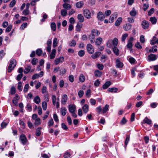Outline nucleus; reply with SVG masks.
<instances>
[{
	"label": "nucleus",
	"mask_w": 158,
	"mask_h": 158,
	"mask_svg": "<svg viewBox=\"0 0 158 158\" xmlns=\"http://www.w3.org/2000/svg\"><path fill=\"white\" fill-rule=\"evenodd\" d=\"M17 64L16 61L15 59L11 60L7 69L8 72L10 73L15 68Z\"/></svg>",
	"instance_id": "1"
},
{
	"label": "nucleus",
	"mask_w": 158,
	"mask_h": 158,
	"mask_svg": "<svg viewBox=\"0 0 158 158\" xmlns=\"http://www.w3.org/2000/svg\"><path fill=\"white\" fill-rule=\"evenodd\" d=\"M83 14L86 18L90 19L91 17V14L90 10L88 9H85L83 11Z\"/></svg>",
	"instance_id": "2"
},
{
	"label": "nucleus",
	"mask_w": 158,
	"mask_h": 158,
	"mask_svg": "<svg viewBox=\"0 0 158 158\" xmlns=\"http://www.w3.org/2000/svg\"><path fill=\"white\" fill-rule=\"evenodd\" d=\"M19 140L21 141L23 145H24L28 142L27 138L24 134H21L19 137Z\"/></svg>",
	"instance_id": "3"
},
{
	"label": "nucleus",
	"mask_w": 158,
	"mask_h": 158,
	"mask_svg": "<svg viewBox=\"0 0 158 158\" xmlns=\"http://www.w3.org/2000/svg\"><path fill=\"white\" fill-rule=\"evenodd\" d=\"M157 55L153 54H151L148 56V60L149 61H154L157 59Z\"/></svg>",
	"instance_id": "4"
},
{
	"label": "nucleus",
	"mask_w": 158,
	"mask_h": 158,
	"mask_svg": "<svg viewBox=\"0 0 158 158\" xmlns=\"http://www.w3.org/2000/svg\"><path fill=\"white\" fill-rule=\"evenodd\" d=\"M87 50L89 54H93L94 52V49L92 46L90 44H88L87 45Z\"/></svg>",
	"instance_id": "5"
},
{
	"label": "nucleus",
	"mask_w": 158,
	"mask_h": 158,
	"mask_svg": "<svg viewBox=\"0 0 158 158\" xmlns=\"http://www.w3.org/2000/svg\"><path fill=\"white\" fill-rule=\"evenodd\" d=\"M97 18L99 20L102 21L105 18L104 15L102 12L99 11L97 13Z\"/></svg>",
	"instance_id": "6"
},
{
	"label": "nucleus",
	"mask_w": 158,
	"mask_h": 158,
	"mask_svg": "<svg viewBox=\"0 0 158 158\" xmlns=\"http://www.w3.org/2000/svg\"><path fill=\"white\" fill-rule=\"evenodd\" d=\"M141 25L142 28L144 29H148L149 26V23L146 20H143L142 21Z\"/></svg>",
	"instance_id": "7"
},
{
	"label": "nucleus",
	"mask_w": 158,
	"mask_h": 158,
	"mask_svg": "<svg viewBox=\"0 0 158 158\" xmlns=\"http://www.w3.org/2000/svg\"><path fill=\"white\" fill-rule=\"evenodd\" d=\"M115 65L117 68H121L123 67V64L119 59H117L115 62Z\"/></svg>",
	"instance_id": "8"
},
{
	"label": "nucleus",
	"mask_w": 158,
	"mask_h": 158,
	"mask_svg": "<svg viewBox=\"0 0 158 158\" xmlns=\"http://www.w3.org/2000/svg\"><path fill=\"white\" fill-rule=\"evenodd\" d=\"M118 14L117 12H115L112 14L110 17L109 21L110 23H112L114 19L116 18L117 17Z\"/></svg>",
	"instance_id": "9"
},
{
	"label": "nucleus",
	"mask_w": 158,
	"mask_h": 158,
	"mask_svg": "<svg viewBox=\"0 0 158 158\" xmlns=\"http://www.w3.org/2000/svg\"><path fill=\"white\" fill-rule=\"evenodd\" d=\"M64 60V58L63 57H60L58 58H56L54 60V63L56 65H58L60 63L63 62Z\"/></svg>",
	"instance_id": "10"
},
{
	"label": "nucleus",
	"mask_w": 158,
	"mask_h": 158,
	"mask_svg": "<svg viewBox=\"0 0 158 158\" xmlns=\"http://www.w3.org/2000/svg\"><path fill=\"white\" fill-rule=\"evenodd\" d=\"M133 40V37H131L129 40L128 41V43L127 45V47L128 48H130L132 47L133 45L132 42Z\"/></svg>",
	"instance_id": "11"
},
{
	"label": "nucleus",
	"mask_w": 158,
	"mask_h": 158,
	"mask_svg": "<svg viewBox=\"0 0 158 158\" xmlns=\"http://www.w3.org/2000/svg\"><path fill=\"white\" fill-rule=\"evenodd\" d=\"M19 99V95L17 94H15V97L12 100L13 103L15 106L17 105L18 101Z\"/></svg>",
	"instance_id": "12"
},
{
	"label": "nucleus",
	"mask_w": 158,
	"mask_h": 158,
	"mask_svg": "<svg viewBox=\"0 0 158 158\" xmlns=\"http://www.w3.org/2000/svg\"><path fill=\"white\" fill-rule=\"evenodd\" d=\"M131 25L130 23H126L123 26V28L125 31H128L131 29Z\"/></svg>",
	"instance_id": "13"
},
{
	"label": "nucleus",
	"mask_w": 158,
	"mask_h": 158,
	"mask_svg": "<svg viewBox=\"0 0 158 158\" xmlns=\"http://www.w3.org/2000/svg\"><path fill=\"white\" fill-rule=\"evenodd\" d=\"M91 34L94 35L95 37L98 36L100 34V32L97 30L94 29L91 30Z\"/></svg>",
	"instance_id": "14"
},
{
	"label": "nucleus",
	"mask_w": 158,
	"mask_h": 158,
	"mask_svg": "<svg viewBox=\"0 0 158 158\" xmlns=\"http://www.w3.org/2000/svg\"><path fill=\"white\" fill-rule=\"evenodd\" d=\"M95 37L94 36V35L90 34L88 36V39L90 40V43L91 44L94 43L95 41Z\"/></svg>",
	"instance_id": "15"
},
{
	"label": "nucleus",
	"mask_w": 158,
	"mask_h": 158,
	"mask_svg": "<svg viewBox=\"0 0 158 158\" xmlns=\"http://www.w3.org/2000/svg\"><path fill=\"white\" fill-rule=\"evenodd\" d=\"M156 44H158V39L155 36H154L151 41L150 44L151 45H154Z\"/></svg>",
	"instance_id": "16"
},
{
	"label": "nucleus",
	"mask_w": 158,
	"mask_h": 158,
	"mask_svg": "<svg viewBox=\"0 0 158 158\" xmlns=\"http://www.w3.org/2000/svg\"><path fill=\"white\" fill-rule=\"evenodd\" d=\"M111 82L110 81H106L102 86L103 89H107L111 84Z\"/></svg>",
	"instance_id": "17"
},
{
	"label": "nucleus",
	"mask_w": 158,
	"mask_h": 158,
	"mask_svg": "<svg viewBox=\"0 0 158 158\" xmlns=\"http://www.w3.org/2000/svg\"><path fill=\"white\" fill-rule=\"evenodd\" d=\"M77 19L80 22L83 23L84 20V18L81 14H79L77 15Z\"/></svg>",
	"instance_id": "18"
},
{
	"label": "nucleus",
	"mask_w": 158,
	"mask_h": 158,
	"mask_svg": "<svg viewBox=\"0 0 158 158\" xmlns=\"http://www.w3.org/2000/svg\"><path fill=\"white\" fill-rule=\"evenodd\" d=\"M67 100V96L66 94L63 95L61 100V103L62 104H64L66 103Z\"/></svg>",
	"instance_id": "19"
},
{
	"label": "nucleus",
	"mask_w": 158,
	"mask_h": 158,
	"mask_svg": "<svg viewBox=\"0 0 158 158\" xmlns=\"http://www.w3.org/2000/svg\"><path fill=\"white\" fill-rule=\"evenodd\" d=\"M122 21V17H119L115 23V25L116 26H118L121 23Z\"/></svg>",
	"instance_id": "20"
},
{
	"label": "nucleus",
	"mask_w": 158,
	"mask_h": 158,
	"mask_svg": "<svg viewBox=\"0 0 158 158\" xmlns=\"http://www.w3.org/2000/svg\"><path fill=\"white\" fill-rule=\"evenodd\" d=\"M82 24L78 23L76 27V31L80 32L81 31V29L82 27Z\"/></svg>",
	"instance_id": "21"
},
{
	"label": "nucleus",
	"mask_w": 158,
	"mask_h": 158,
	"mask_svg": "<svg viewBox=\"0 0 158 158\" xmlns=\"http://www.w3.org/2000/svg\"><path fill=\"white\" fill-rule=\"evenodd\" d=\"M84 5V2L83 1H80L77 2L76 4V7L78 8H81Z\"/></svg>",
	"instance_id": "22"
},
{
	"label": "nucleus",
	"mask_w": 158,
	"mask_h": 158,
	"mask_svg": "<svg viewBox=\"0 0 158 158\" xmlns=\"http://www.w3.org/2000/svg\"><path fill=\"white\" fill-rule=\"evenodd\" d=\"M56 51V50L55 49H52L50 56L51 59H53L55 57Z\"/></svg>",
	"instance_id": "23"
},
{
	"label": "nucleus",
	"mask_w": 158,
	"mask_h": 158,
	"mask_svg": "<svg viewBox=\"0 0 158 158\" xmlns=\"http://www.w3.org/2000/svg\"><path fill=\"white\" fill-rule=\"evenodd\" d=\"M76 109V106L74 105H70V113L75 112Z\"/></svg>",
	"instance_id": "24"
},
{
	"label": "nucleus",
	"mask_w": 158,
	"mask_h": 158,
	"mask_svg": "<svg viewBox=\"0 0 158 158\" xmlns=\"http://www.w3.org/2000/svg\"><path fill=\"white\" fill-rule=\"evenodd\" d=\"M84 112L86 113L89 110V106L87 104H85L82 108Z\"/></svg>",
	"instance_id": "25"
},
{
	"label": "nucleus",
	"mask_w": 158,
	"mask_h": 158,
	"mask_svg": "<svg viewBox=\"0 0 158 158\" xmlns=\"http://www.w3.org/2000/svg\"><path fill=\"white\" fill-rule=\"evenodd\" d=\"M113 51L114 53L116 55L118 56L119 54V51L117 47H113Z\"/></svg>",
	"instance_id": "26"
},
{
	"label": "nucleus",
	"mask_w": 158,
	"mask_h": 158,
	"mask_svg": "<svg viewBox=\"0 0 158 158\" xmlns=\"http://www.w3.org/2000/svg\"><path fill=\"white\" fill-rule=\"evenodd\" d=\"M101 54V52H96L95 53L93 54L91 57L93 59H95L98 57Z\"/></svg>",
	"instance_id": "27"
},
{
	"label": "nucleus",
	"mask_w": 158,
	"mask_h": 158,
	"mask_svg": "<svg viewBox=\"0 0 158 158\" xmlns=\"http://www.w3.org/2000/svg\"><path fill=\"white\" fill-rule=\"evenodd\" d=\"M107 90L109 92L115 93L118 90V89L116 88L112 87L108 88Z\"/></svg>",
	"instance_id": "28"
},
{
	"label": "nucleus",
	"mask_w": 158,
	"mask_h": 158,
	"mask_svg": "<svg viewBox=\"0 0 158 158\" xmlns=\"http://www.w3.org/2000/svg\"><path fill=\"white\" fill-rule=\"evenodd\" d=\"M102 41V39L101 37H98L96 40L95 44L97 45H100Z\"/></svg>",
	"instance_id": "29"
},
{
	"label": "nucleus",
	"mask_w": 158,
	"mask_h": 158,
	"mask_svg": "<svg viewBox=\"0 0 158 158\" xmlns=\"http://www.w3.org/2000/svg\"><path fill=\"white\" fill-rule=\"evenodd\" d=\"M118 42V40L117 38H115L112 40V44L113 47H117Z\"/></svg>",
	"instance_id": "30"
},
{
	"label": "nucleus",
	"mask_w": 158,
	"mask_h": 158,
	"mask_svg": "<svg viewBox=\"0 0 158 158\" xmlns=\"http://www.w3.org/2000/svg\"><path fill=\"white\" fill-rule=\"evenodd\" d=\"M94 74L95 76L97 77H99L102 75V73L98 70H97L94 72Z\"/></svg>",
	"instance_id": "31"
},
{
	"label": "nucleus",
	"mask_w": 158,
	"mask_h": 158,
	"mask_svg": "<svg viewBox=\"0 0 158 158\" xmlns=\"http://www.w3.org/2000/svg\"><path fill=\"white\" fill-rule=\"evenodd\" d=\"M109 106L106 104L105 106L103 107L102 110V112L103 114L106 113L109 110Z\"/></svg>",
	"instance_id": "32"
},
{
	"label": "nucleus",
	"mask_w": 158,
	"mask_h": 158,
	"mask_svg": "<svg viewBox=\"0 0 158 158\" xmlns=\"http://www.w3.org/2000/svg\"><path fill=\"white\" fill-rule=\"evenodd\" d=\"M150 21L152 24H155L157 22V19L155 17H151L150 19Z\"/></svg>",
	"instance_id": "33"
},
{
	"label": "nucleus",
	"mask_w": 158,
	"mask_h": 158,
	"mask_svg": "<svg viewBox=\"0 0 158 158\" xmlns=\"http://www.w3.org/2000/svg\"><path fill=\"white\" fill-rule=\"evenodd\" d=\"M156 46H154L153 47H152V49H150L149 50V52L150 53H154L155 52H156L157 51V49L156 48Z\"/></svg>",
	"instance_id": "34"
},
{
	"label": "nucleus",
	"mask_w": 158,
	"mask_h": 158,
	"mask_svg": "<svg viewBox=\"0 0 158 158\" xmlns=\"http://www.w3.org/2000/svg\"><path fill=\"white\" fill-rule=\"evenodd\" d=\"M41 129V127H39L37 128L36 131L35 135L37 136H39L40 135L41 132L40 130Z\"/></svg>",
	"instance_id": "35"
},
{
	"label": "nucleus",
	"mask_w": 158,
	"mask_h": 158,
	"mask_svg": "<svg viewBox=\"0 0 158 158\" xmlns=\"http://www.w3.org/2000/svg\"><path fill=\"white\" fill-rule=\"evenodd\" d=\"M51 29L54 31H56V26L54 22L52 23L51 24Z\"/></svg>",
	"instance_id": "36"
},
{
	"label": "nucleus",
	"mask_w": 158,
	"mask_h": 158,
	"mask_svg": "<svg viewBox=\"0 0 158 158\" xmlns=\"http://www.w3.org/2000/svg\"><path fill=\"white\" fill-rule=\"evenodd\" d=\"M34 102L37 104H39L40 102V99L39 97L38 96L35 97L34 99Z\"/></svg>",
	"instance_id": "37"
},
{
	"label": "nucleus",
	"mask_w": 158,
	"mask_h": 158,
	"mask_svg": "<svg viewBox=\"0 0 158 158\" xmlns=\"http://www.w3.org/2000/svg\"><path fill=\"white\" fill-rule=\"evenodd\" d=\"M31 69V67L30 66H27V67L25 68V69L24 71V73L25 74L28 73L30 71Z\"/></svg>",
	"instance_id": "38"
},
{
	"label": "nucleus",
	"mask_w": 158,
	"mask_h": 158,
	"mask_svg": "<svg viewBox=\"0 0 158 158\" xmlns=\"http://www.w3.org/2000/svg\"><path fill=\"white\" fill-rule=\"evenodd\" d=\"M79 81L81 82H84L85 81V77L83 74H81L79 77Z\"/></svg>",
	"instance_id": "39"
},
{
	"label": "nucleus",
	"mask_w": 158,
	"mask_h": 158,
	"mask_svg": "<svg viewBox=\"0 0 158 158\" xmlns=\"http://www.w3.org/2000/svg\"><path fill=\"white\" fill-rule=\"evenodd\" d=\"M144 121L145 123L148 124L150 125L152 123V121L148 119L147 117H146L144 119Z\"/></svg>",
	"instance_id": "40"
},
{
	"label": "nucleus",
	"mask_w": 158,
	"mask_h": 158,
	"mask_svg": "<svg viewBox=\"0 0 158 158\" xmlns=\"http://www.w3.org/2000/svg\"><path fill=\"white\" fill-rule=\"evenodd\" d=\"M40 123V119L39 118H37L35 119L34 124L36 126H38Z\"/></svg>",
	"instance_id": "41"
},
{
	"label": "nucleus",
	"mask_w": 158,
	"mask_h": 158,
	"mask_svg": "<svg viewBox=\"0 0 158 158\" xmlns=\"http://www.w3.org/2000/svg\"><path fill=\"white\" fill-rule=\"evenodd\" d=\"M57 44V40L56 38H55L53 40V48L56 47Z\"/></svg>",
	"instance_id": "42"
},
{
	"label": "nucleus",
	"mask_w": 158,
	"mask_h": 158,
	"mask_svg": "<svg viewBox=\"0 0 158 158\" xmlns=\"http://www.w3.org/2000/svg\"><path fill=\"white\" fill-rule=\"evenodd\" d=\"M78 55L80 57H82L85 55V51L84 50H81L78 52Z\"/></svg>",
	"instance_id": "43"
},
{
	"label": "nucleus",
	"mask_w": 158,
	"mask_h": 158,
	"mask_svg": "<svg viewBox=\"0 0 158 158\" xmlns=\"http://www.w3.org/2000/svg\"><path fill=\"white\" fill-rule=\"evenodd\" d=\"M27 23H25L22 24L20 27V29L21 30H24L25 28H26L27 26Z\"/></svg>",
	"instance_id": "44"
},
{
	"label": "nucleus",
	"mask_w": 158,
	"mask_h": 158,
	"mask_svg": "<svg viewBox=\"0 0 158 158\" xmlns=\"http://www.w3.org/2000/svg\"><path fill=\"white\" fill-rule=\"evenodd\" d=\"M42 106L43 109L45 110H46L47 108V103L46 102H44L42 103Z\"/></svg>",
	"instance_id": "45"
},
{
	"label": "nucleus",
	"mask_w": 158,
	"mask_h": 158,
	"mask_svg": "<svg viewBox=\"0 0 158 158\" xmlns=\"http://www.w3.org/2000/svg\"><path fill=\"white\" fill-rule=\"evenodd\" d=\"M130 15L132 16H135L136 15V12L135 10H132L130 12Z\"/></svg>",
	"instance_id": "46"
},
{
	"label": "nucleus",
	"mask_w": 158,
	"mask_h": 158,
	"mask_svg": "<svg viewBox=\"0 0 158 158\" xmlns=\"http://www.w3.org/2000/svg\"><path fill=\"white\" fill-rule=\"evenodd\" d=\"M128 35L127 33H125L123 34L121 40L122 42H124L125 39L128 36Z\"/></svg>",
	"instance_id": "47"
},
{
	"label": "nucleus",
	"mask_w": 158,
	"mask_h": 158,
	"mask_svg": "<svg viewBox=\"0 0 158 158\" xmlns=\"http://www.w3.org/2000/svg\"><path fill=\"white\" fill-rule=\"evenodd\" d=\"M48 126L49 127H51L54 124V122L52 118L49 120L48 122Z\"/></svg>",
	"instance_id": "48"
},
{
	"label": "nucleus",
	"mask_w": 158,
	"mask_h": 158,
	"mask_svg": "<svg viewBox=\"0 0 158 158\" xmlns=\"http://www.w3.org/2000/svg\"><path fill=\"white\" fill-rule=\"evenodd\" d=\"M16 1L15 0H12L10 2L9 5V7L10 8L13 7L15 5L16 3Z\"/></svg>",
	"instance_id": "49"
},
{
	"label": "nucleus",
	"mask_w": 158,
	"mask_h": 158,
	"mask_svg": "<svg viewBox=\"0 0 158 158\" xmlns=\"http://www.w3.org/2000/svg\"><path fill=\"white\" fill-rule=\"evenodd\" d=\"M12 27V25H9L6 29V32L7 33L11 31Z\"/></svg>",
	"instance_id": "50"
},
{
	"label": "nucleus",
	"mask_w": 158,
	"mask_h": 158,
	"mask_svg": "<svg viewBox=\"0 0 158 158\" xmlns=\"http://www.w3.org/2000/svg\"><path fill=\"white\" fill-rule=\"evenodd\" d=\"M29 86L28 84H26L24 88L23 91L24 93H26L28 91Z\"/></svg>",
	"instance_id": "51"
},
{
	"label": "nucleus",
	"mask_w": 158,
	"mask_h": 158,
	"mask_svg": "<svg viewBox=\"0 0 158 158\" xmlns=\"http://www.w3.org/2000/svg\"><path fill=\"white\" fill-rule=\"evenodd\" d=\"M67 14V10H62L61 11V14L62 16H64L66 15Z\"/></svg>",
	"instance_id": "52"
},
{
	"label": "nucleus",
	"mask_w": 158,
	"mask_h": 158,
	"mask_svg": "<svg viewBox=\"0 0 158 158\" xmlns=\"http://www.w3.org/2000/svg\"><path fill=\"white\" fill-rule=\"evenodd\" d=\"M6 53L3 50L0 51V60H1L4 56Z\"/></svg>",
	"instance_id": "53"
},
{
	"label": "nucleus",
	"mask_w": 158,
	"mask_h": 158,
	"mask_svg": "<svg viewBox=\"0 0 158 158\" xmlns=\"http://www.w3.org/2000/svg\"><path fill=\"white\" fill-rule=\"evenodd\" d=\"M129 140L130 136L128 135H127L125 141V144L126 146H127L128 143L129 142Z\"/></svg>",
	"instance_id": "54"
},
{
	"label": "nucleus",
	"mask_w": 158,
	"mask_h": 158,
	"mask_svg": "<svg viewBox=\"0 0 158 158\" xmlns=\"http://www.w3.org/2000/svg\"><path fill=\"white\" fill-rule=\"evenodd\" d=\"M84 92L82 90H80L78 92V95L80 98H81L84 94Z\"/></svg>",
	"instance_id": "55"
},
{
	"label": "nucleus",
	"mask_w": 158,
	"mask_h": 158,
	"mask_svg": "<svg viewBox=\"0 0 158 158\" xmlns=\"http://www.w3.org/2000/svg\"><path fill=\"white\" fill-rule=\"evenodd\" d=\"M23 75V73H20L17 76L16 79L18 81H19L22 77Z\"/></svg>",
	"instance_id": "56"
},
{
	"label": "nucleus",
	"mask_w": 158,
	"mask_h": 158,
	"mask_svg": "<svg viewBox=\"0 0 158 158\" xmlns=\"http://www.w3.org/2000/svg\"><path fill=\"white\" fill-rule=\"evenodd\" d=\"M96 110H97V112L98 114H100V112L102 111V106H99L96 108Z\"/></svg>",
	"instance_id": "57"
},
{
	"label": "nucleus",
	"mask_w": 158,
	"mask_h": 158,
	"mask_svg": "<svg viewBox=\"0 0 158 158\" xmlns=\"http://www.w3.org/2000/svg\"><path fill=\"white\" fill-rule=\"evenodd\" d=\"M22 82H19L18 83V89L20 91H21L22 90Z\"/></svg>",
	"instance_id": "58"
},
{
	"label": "nucleus",
	"mask_w": 158,
	"mask_h": 158,
	"mask_svg": "<svg viewBox=\"0 0 158 158\" xmlns=\"http://www.w3.org/2000/svg\"><path fill=\"white\" fill-rule=\"evenodd\" d=\"M36 54L39 56H40L42 53V51L40 49H38L36 51Z\"/></svg>",
	"instance_id": "59"
},
{
	"label": "nucleus",
	"mask_w": 158,
	"mask_h": 158,
	"mask_svg": "<svg viewBox=\"0 0 158 158\" xmlns=\"http://www.w3.org/2000/svg\"><path fill=\"white\" fill-rule=\"evenodd\" d=\"M37 59L36 58H33L31 60V63L33 65H35L36 64Z\"/></svg>",
	"instance_id": "60"
},
{
	"label": "nucleus",
	"mask_w": 158,
	"mask_h": 158,
	"mask_svg": "<svg viewBox=\"0 0 158 158\" xmlns=\"http://www.w3.org/2000/svg\"><path fill=\"white\" fill-rule=\"evenodd\" d=\"M29 10L25 9L23 12V14L24 15H27L29 14Z\"/></svg>",
	"instance_id": "61"
},
{
	"label": "nucleus",
	"mask_w": 158,
	"mask_h": 158,
	"mask_svg": "<svg viewBox=\"0 0 158 158\" xmlns=\"http://www.w3.org/2000/svg\"><path fill=\"white\" fill-rule=\"evenodd\" d=\"M135 46L139 49H141L142 48V47L140 45V44L139 42H137L135 44Z\"/></svg>",
	"instance_id": "62"
},
{
	"label": "nucleus",
	"mask_w": 158,
	"mask_h": 158,
	"mask_svg": "<svg viewBox=\"0 0 158 158\" xmlns=\"http://www.w3.org/2000/svg\"><path fill=\"white\" fill-rule=\"evenodd\" d=\"M128 21L131 23H134L135 20L134 18L131 17H129L127 18Z\"/></svg>",
	"instance_id": "63"
},
{
	"label": "nucleus",
	"mask_w": 158,
	"mask_h": 158,
	"mask_svg": "<svg viewBox=\"0 0 158 158\" xmlns=\"http://www.w3.org/2000/svg\"><path fill=\"white\" fill-rule=\"evenodd\" d=\"M15 93V89L14 86L12 87L10 89V93L11 94H14Z\"/></svg>",
	"instance_id": "64"
}]
</instances>
